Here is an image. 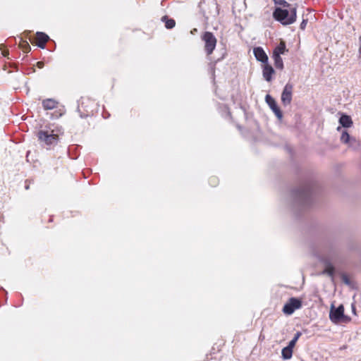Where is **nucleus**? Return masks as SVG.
Listing matches in <instances>:
<instances>
[{
	"mask_svg": "<svg viewBox=\"0 0 361 361\" xmlns=\"http://www.w3.org/2000/svg\"><path fill=\"white\" fill-rule=\"evenodd\" d=\"M307 20H303L302 21V23H300V28L302 30H304L305 28L306 25H307Z\"/></svg>",
	"mask_w": 361,
	"mask_h": 361,
	"instance_id": "24",
	"label": "nucleus"
},
{
	"mask_svg": "<svg viewBox=\"0 0 361 361\" xmlns=\"http://www.w3.org/2000/svg\"><path fill=\"white\" fill-rule=\"evenodd\" d=\"M286 8H276L274 11V18L283 25H287L293 23L296 20V7H291L286 1L282 0L280 3Z\"/></svg>",
	"mask_w": 361,
	"mask_h": 361,
	"instance_id": "1",
	"label": "nucleus"
},
{
	"mask_svg": "<svg viewBox=\"0 0 361 361\" xmlns=\"http://www.w3.org/2000/svg\"><path fill=\"white\" fill-rule=\"evenodd\" d=\"M311 195L310 188L309 186H303L295 192L296 199L301 203L305 204L307 200L310 198Z\"/></svg>",
	"mask_w": 361,
	"mask_h": 361,
	"instance_id": "6",
	"label": "nucleus"
},
{
	"mask_svg": "<svg viewBox=\"0 0 361 361\" xmlns=\"http://www.w3.org/2000/svg\"><path fill=\"white\" fill-rule=\"evenodd\" d=\"M273 73H274V68L270 65H269L267 63H264V65H263V77H264V78L268 82L271 81L272 79L271 76H272Z\"/></svg>",
	"mask_w": 361,
	"mask_h": 361,
	"instance_id": "11",
	"label": "nucleus"
},
{
	"mask_svg": "<svg viewBox=\"0 0 361 361\" xmlns=\"http://www.w3.org/2000/svg\"><path fill=\"white\" fill-rule=\"evenodd\" d=\"M293 89V85L289 82L283 88L281 94V102L285 106L290 104L292 101Z\"/></svg>",
	"mask_w": 361,
	"mask_h": 361,
	"instance_id": "7",
	"label": "nucleus"
},
{
	"mask_svg": "<svg viewBox=\"0 0 361 361\" xmlns=\"http://www.w3.org/2000/svg\"><path fill=\"white\" fill-rule=\"evenodd\" d=\"M253 53L257 61L263 63L268 62V56L262 47H257L254 48Z\"/></svg>",
	"mask_w": 361,
	"mask_h": 361,
	"instance_id": "9",
	"label": "nucleus"
},
{
	"mask_svg": "<svg viewBox=\"0 0 361 361\" xmlns=\"http://www.w3.org/2000/svg\"><path fill=\"white\" fill-rule=\"evenodd\" d=\"M337 130H338V131H341V128L339 126V127H338V128H337Z\"/></svg>",
	"mask_w": 361,
	"mask_h": 361,
	"instance_id": "29",
	"label": "nucleus"
},
{
	"mask_svg": "<svg viewBox=\"0 0 361 361\" xmlns=\"http://www.w3.org/2000/svg\"><path fill=\"white\" fill-rule=\"evenodd\" d=\"M274 59L275 67L278 69L282 70L283 68V62L281 56H273Z\"/></svg>",
	"mask_w": 361,
	"mask_h": 361,
	"instance_id": "16",
	"label": "nucleus"
},
{
	"mask_svg": "<svg viewBox=\"0 0 361 361\" xmlns=\"http://www.w3.org/2000/svg\"><path fill=\"white\" fill-rule=\"evenodd\" d=\"M341 140L343 143H349L350 141V137L346 130L341 131Z\"/></svg>",
	"mask_w": 361,
	"mask_h": 361,
	"instance_id": "18",
	"label": "nucleus"
},
{
	"mask_svg": "<svg viewBox=\"0 0 361 361\" xmlns=\"http://www.w3.org/2000/svg\"><path fill=\"white\" fill-rule=\"evenodd\" d=\"M302 306V302L300 300L291 298L288 302L283 306V312L286 314H292L295 310L300 309Z\"/></svg>",
	"mask_w": 361,
	"mask_h": 361,
	"instance_id": "5",
	"label": "nucleus"
},
{
	"mask_svg": "<svg viewBox=\"0 0 361 361\" xmlns=\"http://www.w3.org/2000/svg\"><path fill=\"white\" fill-rule=\"evenodd\" d=\"M295 343H296V342H295V341H294L291 340V341L289 342V343H288V346H286V347H287V348H290V349H292V350H293V348H294V347H295Z\"/></svg>",
	"mask_w": 361,
	"mask_h": 361,
	"instance_id": "22",
	"label": "nucleus"
},
{
	"mask_svg": "<svg viewBox=\"0 0 361 361\" xmlns=\"http://www.w3.org/2000/svg\"><path fill=\"white\" fill-rule=\"evenodd\" d=\"M49 36L42 32H37L36 33V41L37 44L39 47L44 49L45 47L46 42L49 40Z\"/></svg>",
	"mask_w": 361,
	"mask_h": 361,
	"instance_id": "10",
	"label": "nucleus"
},
{
	"mask_svg": "<svg viewBox=\"0 0 361 361\" xmlns=\"http://www.w3.org/2000/svg\"><path fill=\"white\" fill-rule=\"evenodd\" d=\"M287 51L284 42H281L280 44L274 49L273 56H280Z\"/></svg>",
	"mask_w": 361,
	"mask_h": 361,
	"instance_id": "14",
	"label": "nucleus"
},
{
	"mask_svg": "<svg viewBox=\"0 0 361 361\" xmlns=\"http://www.w3.org/2000/svg\"><path fill=\"white\" fill-rule=\"evenodd\" d=\"M2 54H3L4 56H6V55H8V51H2Z\"/></svg>",
	"mask_w": 361,
	"mask_h": 361,
	"instance_id": "27",
	"label": "nucleus"
},
{
	"mask_svg": "<svg viewBox=\"0 0 361 361\" xmlns=\"http://www.w3.org/2000/svg\"><path fill=\"white\" fill-rule=\"evenodd\" d=\"M197 32V29H193V30L191 31V33L193 34L194 32Z\"/></svg>",
	"mask_w": 361,
	"mask_h": 361,
	"instance_id": "28",
	"label": "nucleus"
},
{
	"mask_svg": "<svg viewBox=\"0 0 361 361\" xmlns=\"http://www.w3.org/2000/svg\"><path fill=\"white\" fill-rule=\"evenodd\" d=\"M162 20H165V26L168 29L173 28L175 26V25H176V23H175L174 20H173V19H167V18L166 16L163 17Z\"/></svg>",
	"mask_w": 361,
	"mask_h": 361,
	"instance_id": "17",
	"label": "nucleus"
},
{
	"mask_svg": "<svg viewBox=\"0 0 361 361\" xmlns=\"http://www.w3.org/2000/svg\"><path fill=\"white\" fill-rule=\"evenodd\" d=\"M281 355L283 360H289L292 357L293 350L289 348L285 347L282 349Z\"/></svg>",
	"mask_w": 361,
	"mask_h": 361,
	"instance_id": "15",
	"label": "nucleus"
},
{
	"mask_svg": "<svg viewBox=\"0 0 361 361\" xmlns=\"http://www.w3.org/2000/svg\"><path fill=\"white\" fill-rule=\"evenodd\" d=\"M339 123L344 128H349L353 124V121L349 116L343 115L339 118Z\"/></svg>",
	"mask_w": 361,
	"mask_h": 361,
	"instance_id": "13",
	"label": "nucleus"
},
{
	"mask_svg": "<svg viewBox=\"0 0 361 361\" xmlns=\"http://www.w3.org/2000/svg\"><path fill=\"white\" fill-rule=\"evenodd\" d=\"M28 188H29V186H28V185H26V186H25V189H27V190Z\"/></svg>",
	"mask_w": 361,
	"mask_h": 361,
	"instance_id": "30",
	"label": "nucleus"
},
{
	"mask_svg": "<svg viewBox=\"0 0 361 361\" xmlns=\"http://www.w3.org/2000/svg\"><path fill=\"white\" fill-rule=\"evenodd\" d=\"M22 47H23V49L24 51H25V52H27V51L30 50V46L26 42H23Z\"/></svg>",
	"mask_w": 361,
	"mask_h": 361,
	"instance_id": "20",
	"label": "nucleus"
},
{
	"mask_svg": "<svg viewBox=\"0 0 361 361\" xmlns=\"http://www.w3.org/2000/svg\"><path fill=\"white\" fill-rule=\"evenodd\" d=\"M324 274H327L330 276H333L334 274V268L331 265H328L324 271Z\"/></svg>",
	"mask_w": 361,
	"mask_h": 361,
	"instance_id": "19",
	"label": "nucleus"
},
{
	"mask_svg": "<svg viewBox=\"0 0 361 361\" xmlns=\"http://www.w3.org/2000/svg\"><path fill=\"white\" fill-rule=\"evenodd\" d=\"M302 335V333L300 332V331H298L295 335H294V337L292 339L293 341L297 342L298 340L299 339V338Z\"/></svg>",
	"mask_w": 361,
	"mask_h": 361,
	"instance_id": "21",
	"label": "nucleus"
},
{
	"mask_svg": "<svg viewBox=\"0 0 361 361\" xmlns=\"http://www.w3.org/2000/svg\"><path fill=\"white\" fill-rule=\"evenodd\" d=\"M342 280L345 283L350 284V280L346 275L342 276Z\"/></svg>",
	"mask_w": 361,
	"mask_h": 361,
	"instance_id": "23",
	"label": "nucleus"
},
{
	"mask_svg": "<svg viewBox=\"0 0 361 361\" xmlns=\"http://www.w3.org/2000/svg\"><path fill=\"white\" fill-rule=\"evenodd\" d=\"M37 66L39 68H42L44 67V62L42 61H38L37 63Z\"/></svg>",
	"mask_w": 361,
	"mask_h": 361,
	"instance_id": "25",
	"label": "nucleus"
},
{
	"mask_svg": "<svg viewBox=\"0 0 361 361\" xmlns=\"http://www.w3.org/2000/svg\"><path fill=\"white\" fill-rule=\"evenodd\" d=\"M37 137L41 142H43L48 146L56 145L59 140L58 135L54 134L53 130L51 132L40 130L38 132Z\"/></svg>",
	"mask_w": 361,
	"mask_h": 361,
	"instance_id": "2",
	"label": "nucleus"
},
{
	"mask_svg": "<svg viewBox=\"0 0 361 361\" xmlns=\"http://www.w3.org/2000/svg\"><path fill=\"white\" fill-rule=\"evenodd\" d=\"M359 44H360V47H359V52L360 54H361V35L359 37Z\"/></svg>",
	"mask_w": 361,
	"mask_h": 361,
	"instance_id": "26",
	"label": "nucleus"
},
{
	"mask_svg": "<svg viewBox=\"0 0 361 361\" xmlns=\"http://www.w3.org/2000/svg\"><path fill=\"white\" fill-rule=\"evenodd\" d=\"M202 39L204 42V49L207 54H212L216 45V38L213 33L205 32L202 37Z\"/></svg>",
	"mask_w": 361,
	"mask_h": 361,
	"instance_id": "3",
	"label": "nucleus"
},
{
	"mask_svg": "<svg viewBox=\"0 0 361 361\" xmlns=\"http://www.w3.org/2000/svg\"><path fill=\"white\" fill-rule=\"evenodd\" d=\"M58 102L53 99H47L42 101V106L46 110H51L57 106Z\"/></svg>",
	"mask_w": 361,
	"mask_h": 361,
	"instance_id": "12",
	"label": "nucleus"
},
{
	"mask_svg": "<svg viewBox=\"0 0 361 361\" xmlns=\"http://www.w3.org/2000/svg\"><path fill=\"white\" fill-rule=\"evenodd\" d=\"M344 317V307L342 305L337 308H334L333 305L331 306L329 312V318L333 323L338 324L341 322Z\"/></svg>",
	"mask_w": 361,
	"mask_h": 361,
	"instance_id": "4",
	"label": "nucleus"
},
{
	"mask_svg": "<svg viewBox=\"0 0 361 361\" xmlns=\"http://www.w3.org/2000/svg\"><path fill=\"white\" fill-rule=\"evenodd\" d=\"M265 101L270 107V109L273 111L276 116L281 120L283 117V114L279 107L278 106L276 102L275 99L271 97L269 94H267L265 97Z\"/></svg>",
	"mask_w": 361,
	"mask_h": 361,
	"instance_id": "8",
	"label": "nucleus"
}]
</instances>
